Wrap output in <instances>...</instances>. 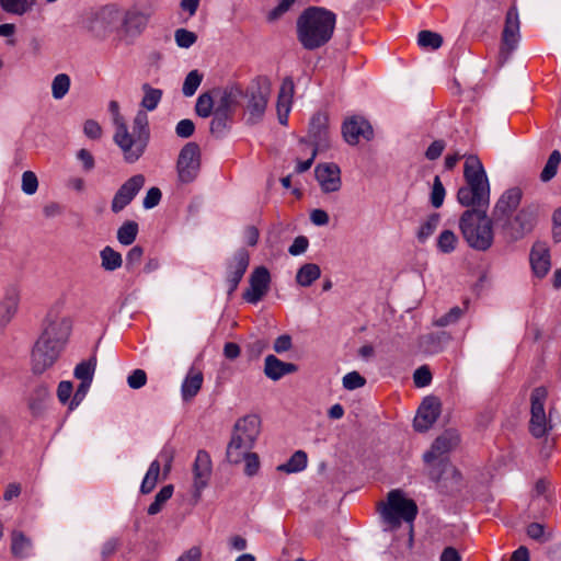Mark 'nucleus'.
I'll use <instances>...</instances> for the list:
<instances>
[{
    "label": "nucleus",
    "instance_id": "nucleus-4",
    "mask_svg": "<svg viewBox=\"0 0 561 561\" xmlns=\"http://www.w3.org/2000/svg\"><path fill=\"white\" fill-rule=\"evenodd\" d=\"M463 178L466 185L457 192V201L465 207L489 206L490 184L484 168L477 156L466 157Z\"/></svg>",
    "mask_w": 561,
    "mask_h": 561
},
{
    "label": "nucleus",
    "instance_id": "nucleus-50",
    "mask_svg": "<svg viewBox=\"0 0 561 561\" xmlns=\"http://www.w3.org/2000/svg\"><path fill=\"white\" fill-rule=\"evenodd\" d=\"M203 80V75L198 70H192L185 77L182 92L185 96H192L197 91Z\"/></svg>",
    "mask_w": 561,
    "mask_h": 561
},
{
    "label": "nucleus",
    "instance_id": "nucleus-43",
    "mask_svg": "<svg viewBox=\"0 0 561 561\" xmlns=\"http://www.w3.org/2000/svg\"><path fill=\"white\" fill-rule=\"evenodd\" d=\"M138 233V225L135 221L124 222L117 231V240L124 245L131 244Z\"/></svg>",
    "mask_w": 561,
    "mask_h": 561
},
{
    "label": "nucleus",
    "instance_id": "nucleus-15",
    "mask_svg": "<svg viewBox=\"0 0 561 561\" xmlns=\"http://www.w3.org/2000/svg\"><path fill=\"white\" fill-rule=\"evenodd\" d=\"M522 197L523 192L519 187H511L500 196L493 208V218L500 226L516 214Z\"/></svg>",
    "mask_w": 561,
    "mask_h": 561
},
{
    "label": "nucleus",
    "instance_id": "nucleus-33",
    "mask_svg": "<svg viewBox=\"0 0 561 561\" xmlns=\"http://www.w3.org/2000/svg\"><path fill=\"white\" fill-rule=\"evenodd\" d=\"M252 445L241 442L239 438L231 436L227 446L226 457L230 463L238 465L242 462L243 458L251 454Z\"/></svg>",
    "mask_w": 561,
    "mask_h": 561
},
{
    "label": "nucleus",
    "instance_id": "nucleus-46",
    "mask_svg": "<svg viewBox=\"0 0 561 561\" xmlns=\"http://www.w3.org/2000/svg\"><path fill=\"white\" fill-rule=\"evenodd\" d=\"M70 78L66 73L57 75L51 82V94L54 99H62L69 91Z\"/></svg>",
    "mask_w": 561,
    "mask_h": 561
},
{
    "label": "nucleus",
    "instance_id": "nucleus-52",
    "mask_svg": "<svg viewBox=\"0 0 561 561\" xmlns=\"http://www.w3.org/2000/svg\"><path fill=\"white\" fill-rule=\"evenodd\" d=\"M174 39L179 47L190 48L197 41V35L186 28H179L174 33Z\"/></svg>",
    "mask_w": 561,
    "mask_h": 561
},
{
    "label": "nucleus",
    "instance_id": "nucleus-16",
    "mask_svg": "<svg viewBox=\"0 0 561 561\" xmlns=\"http://www.w3.org/2000/svg\"><path fill=\"white\" fill-rule=\"evenodd\" d=\"M342 133L348 145L355 146L360 139L369 141L374 138V129L370 123L363 116H351L343 123Z\"/></svg>",
    "mask_w": 561,
    "mask_h": 561
},
{
    "label": "nucleus",
    "instance_id": "nucleus-2",
    "mask_svg": "<svg viewBox=\"0 0 561 561\" xmlns=\"http://www.w3.org/2000/svg\"><path fill=\"white\" fill-rule=\"evenodd\" d=\"M335 21V14L323 8L307 9L297 21L299 42L310 50L323 46L332 37Z\"/></svg>",
    "mask_w": 561,
    "mask_h": 561
},
{
    "label": "nucleus",
    "instance_id": "nucleus-6",
    "mask_svg": "<svg viewBox=\"0 0 561 561\" xmlns=\"http://www.w3.org/2000/svg\"><path fill=\"white\" fill-rule=\"evenodd\" d=\"M378 511L382 522L390 529H396L402 522L412 523L415 519L417 506L401 490H392L387 495V502L378 504Z\"/></svg>",
    "mask_w": 561,
    "mask_h": 561
},
{
    "label": "nucleus",
    "instance_id": "nucleus-26",
    "mask_svg": "<svg viewBox=\"0 0 561 561\" xmlns=\"http://www.w3.org/2000/svg\"><path fill=\"white\" fill-rule=\"evenodd\" d=\"M295 91L294 81L287 77L283 80L277 99V115L282 125L287 124L288 114L291 107V100Z\"/></svg>",
    "mask_w": 561,
    "mask_h": 561
},
{
    "label": "nucleus",
    "instance_id": "nucleus-17",
    "mask_svg": "<svg viewBox=\"0 0 561 561\" xmlns=\"http://www.w3.org/2000/svg\"><path fill=\"white\" fill-rule=\"evenodd\" d=\"M27 410L33 417L44 415L50 400V386L46 381H36L24 397Z\"/></svg>",
    "mask_w": 561,
    "mask_h": 561
},
{
    "label": "nucleus",
    "instance_id": "nucleus-19",
    "mask_svg": "<svg viewBox=\"0 0 561 561\" xmlns=\"http://www.w3.org/2000/svg\"><path fill=\"white\" fill-rule=\"evenodd\" d=\"M211 459L207 451L198 450L193 465V495L198 501L211 476Z\"/></svg>",
    "mask_w": 561,
    "mask_h": 561
},
{
    "label": "nucleus",
    "instance_id": "nucleus-20",
    "mask_svg": "<svg viewBox=\"0 0 561 561\" xmlns=\"http://www.w3.org/2000/svg\"><path fill=\"white\" fill-rule=\"evenodd\" d=\"M271 275L266 267H256L250 276V286L243 298L250 304H257L268 291Z\"/></svg>",
    "mask_w": 561,
    "mask_h": 561
},
{
    "label": "nucleus",
    "instance_id": "nucleus-28",
    "mask_svg": "<svg viewBox=\"0 0 561 561\" xmlns=\"http://www.w3.org/2000/svg\"><path fill=\"white\" fill-rule=\"evenodd\" d=\"M530 264L538 277H543L550 270V255L543 243L534 244L530 252Z\"/></svg>",
    "mask_w": 561,
    "mask_h": 561
},
{
    "label": "nucleus",
    "instance_id": "nucleus-7",
    "mask_svg": "<svg viewBox=\"0 0 561 561\" xmlns=\"http://www.w3.org/2000/svg\"><path fill=\"white\" fill-rule=\"evenodd\" d=\"M270 95L271 82L267 78H259L249 87L245 105L248 123L256 124L263 118Z\"/></svg>",
    "mask_w": 561,
    "mask_h": 561
},
{
    "label": "nucleus",
    "instance_id": "nucleus-57",
    "mask_svg": "<svg viewBox=\"0 0 561 561\" xmlns=\"http://www.w3.org/2000/svg\"><path fill=\"white\" fill-rule=\"evenodd\" d=\"M461 316H462V309L459 307H454L447 313H445L444 316H442L437 320H435V324L437 327H447V325L458 321Z\"/></svg>",
    "mask_w": 561,
    "mask_h": 561
},
{
    "label": "nucleus",
    "instance_id": "nucleus-1",
    "mask_svg": "<svg viewBox=\"0 0 561 561\" xmlns=\"http://www.w3.org/2000/svg\"><path fill=\"white\" fill-rule=\"evenodd\" d=\"M460 444L456 430H446L433 443L431 449L423 456L428 477L436 482L450 480V486L458 485L460 472L448 461L446 455Z\"/></svg>",
    "mask_w": 561,
    "mask_h": 561
},
{
    "label": "nucleus",
    "instance_id": "nucleus-59",
    "mask_svg": "<svg viewBox=\"0 0 561 561\" xmlns=\"http://www.w3.org/2000/svg\"><path fill=\"white\" fill-rule=\"evenodd\" d=\"M91 383L92 382H88V381L80 382V385L78 386V388L69 403L70 410L76 409L83 401V399L85 398V396L90 389Z\"/></svg>",
    "mask_w": 561,
    "mask_h": 561
},
{
    "label": "nucleus",
    "instance_id": "nucleus-56",
    "mask_svg": "<svg viewBox=\"0 0 561 561\" xmlns=\"http://www.w3.org/2000/svg\"><path fill=\"white\" fill-rule=\"evenodd\" d=\"M366 380L357 371H351L343 377V387L347 390H354L365 385Z\"/></svg>",
    "mask_w": 561,
    "mask_h": 561
},
{
    "label": "nucleus",
    "instance_id": "nucleus-53",
    "mask_svg": "<svg viewBox=\"0 0 561 561\" xmlns=\"http://www.w3.org/2000/svg\"><path fill=\"white\" fill-rule=\"evenodd\" d=\"M552 490L551 484L547 480L540 479L536 482L534 488V501L543 499L545 502L551 501Z\"/></svg>",
    "mask_w": 561,
    "mask_h": 561
},
{
    "label": "nucleus",
    "instance_id": "nucleus-41",
    "mask_svg": "<svg viewBox=\"0 0 561 561\" xmlns=\"http://www.w3.org/2000/svg\"><path fill=\"white\" fill-rule=\"evenodd\" d=\"M96 368V358L93 356L88 360L79 363L75 368V377L81 381L92 382Z\"/></svg>",
    "mask_w": 561,
    "mask_h": 561
},
{
    "label": "nucleus",
    "instance_id": "nucleus-27",
    "mask_svg": "<svg viewBox=\"0 0 561 561\" xmlns=\"http://www.w3.org/2000/svg\"><path fill=\"white\" fill-rule=\"evenodd\" d=\"M297 370V366L293 363H285L275 355H267L264 363V374L267 378L276 381L288 374Z\"/></svg>",
    "mask_w": 561,
    "mask_h": 561
},
{
    "label": "nucleus",
    "instance_id": "nucleus-61",
    "mask_svg": "<svg viewBox=\"0 0 561 561\" xmlns=\"http://www.w3.org/2000/svg\"><path fill=\"white\" fill-rule=\"evenodd\" d=\"M527 535L538 541H547L550 539V535L545 533V527L539 523H531L527 526Z\"/></svg>",
    "mask_w": 561,
    "mask_h": 561
},
{
    "label": "nucleus",
    "instance_id": "nucleus-9",
    "mask_svg": "<svg viewBox=\"0 0 561 561\" xmlns=\"http://www.w3.org/2000/svg\"><path fill=\"white\" fill-rule=\"evenodd\" d=\"M547 397L548 392L543 387L535 388L530 396L529 432L536 438L543 437L552 430V424L545 412Z\"/></svg>",
    "mask_w": 561,
    "mask_h": 561
},
{
    "label": "nucleus",
    "instance_id": "nucleus-63",
    "mask_svg": "<svg viewBox=\"0 0 561 561\" xmlns=\"http://www.w3.org/2000/svg\"><path fill=\"white\" fill-rule=\"evenodd\" d=\"M161 196H162L161 191L158 187L149 188L144 201H142V206L146 209L156 207L159 204Z\"/></svg>",
    "mask_w": 561,
    "mask_h": 561
},
{
    "label": "nucleus",
    "instance_id": "nucleus-64",
    "mask_svg": "<svg viewBox=\"0 0 561 561\" xmlns=\"http://www.w3.org/2000/svg\"><path fill=\"white\" fill-rule=\"evenodd\" d=\"M195 125L191 119H182L176 124L175 133L181 138H188L194 134Z\"/></svg>",
    "mask_w": 561,
    "mask_h": 561
},
{
    "label": "nucleus",
    "instance_id": "nucleus-39",
    "mask_svg": "<svg viewBox=\"0 0 561 561\" xmlns=\"http://www.w3.org/2000/svg\"><path fill=\"white\" fill-rule=\"evenodd\" d=\"M216 107V100L210 92L202 93L196 101L195 112L198 116L209 117Z\"/></svg>",
    "mask_w": 561,
    "mask_h": 561
},
{
    "label": "nucleus",
    "instance_id": "nucleus-60",
    "mask_svg": "<svg viewBox=\"0 0 561 561\" xmlns=\"http://www.w3.org/2000/svg\"><path fill=\"white\" fill-rule=\"evenodd\" d=\"M83 133L90 139H100L103 135V129L96 121L88 119L83 124Z\"/></svg>",
    "mask_w": 561,
    "mask_h": 561
},
{
    "label": "nucleus",
    "instance_id": "nucleus-40",
    "mask_svg": "<svg viewBox=\"0 0 561 561\" xmlns=\"http://www.w3.org/2000/svg\"><path fill=\"white\" fill-rule=\"evenodd\" d=\"M161 466L158 460H153L142 480L140 491L144 494L150 493L154 488L159 479Z\"/></svg>",
    "mask_w": 561,
    "mask_h": 561
},
{
    "label": "nucleus",
    "instance_id": "nucleus-36",
    "mask_svg": "<svg viewBox=\"0 0 561 561\" xmlns=\"http://www.w3.org/2000/svg\"><path fill=\"white\" fill-rule=\"evenodd\" d=\"M307 454L302 450H297L287 462L279 465L277 470L286 473L300 472L307 467Z\"/></svg>",
    "mask_w": 561,
    "mask_h": 561
},
{
    "label": "nucleus",
    "instance_id": "nucleus-24",
    "mask_svg": "<svg viewBox=\"0 0 561 561\" xmlns=\"http://www.w3.org/2000/svg\"><path fill=\"white\" fill-rule=\"evenodd\" d=\"M439 415V402L435 398H426L417 410L414 427L419 432L427 431Z\"/></svg>",
    "mask_w": 561,
    "mask_h": 561
},
{
    "label": "nucleus",
    "instance_id": "nucleus-62",
    "mask_svg": "<svg viewBox=\"0 0 561 561\" xmlns=\"http://www.w3.org/2000/svg\"><path fill=\"white\" fill-rule=\"evenodd\" d=\"M146 382L147 375L142 369H135L127 378V383L131 389H140Z\"/></svg>",
    "mask_w": 561,
    "mask_h": 561
},
{
    "label": "nucleus",
    "instance_id": "nucleus-13",
    "mask_svg": "<svg viewBox=\"0 0 561 561\" xmlns=\"http://www.w3.org/2000/svg\"><path fill=\"white\" fill-rule=\"evenodd\" d=\"M151 14L152 13L149 9L140 7H131L130 9L126 10L123 15L121 25L124 39L133 41L140 36L146 30Z\"/></svg>",
    "mask_w": 561,
    "mask_h": 561
},
{
    "label": "nucleus",
    "instance_id": "nucleus-58",
    "mask_svg": "<svg viewBox=\"0 0 561 561\" xmlns=\"http://www.w3.org/2000/svg\"><path fill=\"white\" fill-rule=\"evenodd\" d=\"M296 2V0H280L278 5L270 11L267 20L274 22L285 14Z\"/></svg>",
    "mask_w": 561,
    "mask_h": 561
},
{
    "label": "nucleus",
    "instance_id": "nucleus-47",
    "mask_svg": "<svg viewBox=\"0 0 561 561\" xmlns=\"http://www.w3.org/2000/svg\"><path fill=\"white\" fill-rule=\"evenodd\" d=\"M417 44L423 48L437 49L443 44V37L432 31H421L417 35Z\"/></svg>",
    "mask_w": 561,
    "mask_h": 561
},
{
    "label": "nucleus",
    "instance_id": "nucleus-31",
    "mask_svg": "<svg viewBox=\"0 0 561 561\" xmlns=\"http://www.w3.org/2000/svg\"><path fill=\"white\" fill-rule=\"evenodd\" d=\"M203 381V373L199 369L192 367L186 374L181 386L182 399L184 401H191L194 397H196L202 389Z\"/></svg>",
    "mask_w": 561,
    "mask_h": 561
},
{
    "label": "nucleus",
    "instance_id": "nucleus-45",
    "mask_svg": "<svg viewBox=\"0 0 561 561\" xmlns=\"http://www.w3.org/2000/svg\"><path fill=\"white\" fill-rule=\"evenodd\" d=\"M561 162V153L558 150H553L546 162L543 170L541 171L540 179L543 182L550 181L558 171Z\"/></svg>",
    "mask_w": 561,
    "mask_h": 561
},
{
    "label": "nucleus",
    "instance_id": "nucleus-14",
    "mask_svg": "<svg viewBox=\"0 0 561 561\" xmlns=\"http://www.w3.org/2000/svg\"><path fill=\"white\" fill-rule=\"evenodd\" d=\"M62 348L37 340L31 356V370L35 376H41L54 366Z\"/></svg>",
    "mask_w": 561,
    "mask_h": 561
},
{
    "label": "nucleus",
    "instance_id": "nucleus-11",
    "mask_svg": "<svg viewBox=\"0 0 561 561\" xmlns=\"http://www.w3.org/2000/svg\"><path fill=\"white\" fill-rule=\"evenodd\" d=\"M201 167V150L196 142H187L180 151L176 171L182 183L193 182Z\"/></svg>",
    "mask_w": 561,
    "mask_h": 561
},
{
    "label": "nucleus",
    "instance_id": "nucleus-5",
    "mask_svg": "<svg viewBox=\"0 0 561 561\" xmlns=\"http://www.w3.org/2000/svg\"><path fill=\"white\" fill-rule=\"evenodd\" d=\"M150 139L148 116L139 111L133 121L131 130L127 124L115 129L113 140L122 150L125 162L135 163L145 153Z\"/></svg>",
    "mask_w": 561,
    "mask_h": 561
},
{
    "label": "nucleus",
    "instance_id": "nucleus-30",
    "mask_svg": "<svg viewBox=\"0 0 561 561\" xmlns=\"http://www.w3.org/2000/svg\"><path fill=\"white\" fill-rule=\"evenodd\" d=\"M327 117L322 114H316L310 122L309 125V137L312 140L314 148L321 149L327 147L328 141V128H327Z\"/></svg>",
    "mask_w": 561,
    "mask_h": 561
},
{
    "label": "nucleus",
    "instance_id": "nucleus-32",
    "mask_svg": "<svg viewBox=\"0 0 561 561\" xmlns=\"http://www.w3.org/2000/svg\"><path fill=\"white\" fill-rule=\"evenodd\" d=\"M20 295L16 289L7 290L0 302V323L7 325L15 316L19 307Z\"/></svg>",
    "mask_w": 561,
    "mask_h": 561
},
{
    "label": "nucleus",
    "instance_id": "nucleus-35",
    "mask_svg": "<svg viewBox=\"0 0 561 561\" xmlns=\"http://www.w3.org/2000/svg\"><path fill=\"white\" fill-rule=\"evenodd\" d=\"M32 548V541L22 531L14 530L11 535V551L16 558H25Z\"/></svg>",
    "mask_w": 561,
    "mask_h": 561
},
{
    "label": "nucleus",
    "instance_id": "nucleus-51",
    "mask_svg": "<svg viewBox=\"0 0 561 561\" xmlns=\"http://www.w3.org/2000/svg\"><path fill=\"white\" fill-rule=\"evenodd\" d=\"M439 225V215L433 214L425 222H423L417 231V239L420 242H425L437 229Z\"/></svg>",
    "mask_w": 561,
    "mask_h": 561
},
{
    "label": "nucleus",
    "instance_id": "nucleus-25",
    "mask_svg": "<svg viewBox=\"0 0 561 561\" xmlns=\"http://www.w3.org/2000/svg\"><path fill=\"white\" fill-rule=\"evenodd\" d=\"M214 93L217 98L215 110L231 116L243 95L241 88L238 85H228L221 90L214 91Z\"/></svg>",
    "mask_w": 561,
    "mask_h": 561
},
{
    "label": "nucleus",
    "instance_id": "nucleus-42",
    "mask_svg": "<svg viewBox=\"0 0 561 561\" xmlns=\"http://www.w3.org/2000/svg\"><path fill=\"white\" fill-rule=\"evenodd\" d=\"M173 494V485H164L156 495L154 501L148 507L149 515H156L161 512L163 505L171 499Z\"/></svg>",
    "mask_w": 561,
    "mask_h": 561
},
{
    "label": "nucleus",
    "instance_id": "nucleus-37",
    "mask_svg": "<svg viewBox=\"0 0 561 561\" xmlns=\"http://www.w3.org/2000/svg\"><path fill=\"white\" fill-rule=\"evenodd\" d=\"M101 266L105 271H115L122 266L123 259L121 253L112 249L111 247H105L101 253Z\"/></svg>",
    "mask_w": 561,
    "mask_h": 561
},
{
    "label": "nucleus",
    "instance_id": "nucleus-44",
    "mask_svg": "<svg viewBox=\"0 0 561 561\" xmlns=\"http://www.w3.org/2000/svg\"><path fill=\"white\" fill-rule=\"evenodd\" d=\"M458 244V238L451 230H444L437 239V248L442 253H451Z\"/></svg>",
    "mask_w": 561,
    "mask_h": 561
},
{
    "label": "nucleus",
    "instance_id": "nucleus-8",
    "mask_svg": "<svg viewBox=\"0 0 561 561\" xmlns=\"http://www.w3.org/2000/svg\"><path fill=\"white\" fill-rule=\"evenodd\" d=\"M538 214L539 207L537 205H526L503 222L501 227L508 238L519 240L533 231L538 220Z\"/></svg>",
    "mask_w": 561,
    "mask_h": 561
},
{
    "label": "nucleus",
    "instance_id": "nucleus-18",
    "mask_svg": "<svg viewBox=\"0 0 561 561\" xmlns=\"http://www.w3.org/2000/svg\"><path fill=\"white\" fill-rule=\"evenodd\" d=\"M145 185V176L142 174H136L124 182L115 193L111 209L117 214L122 211L127 205L131 203L135 196Z\"/></svg>",
    "mask_w": 561,
    "mask_h": 561
},
{
    "label": "nucleus",
    "instance_id": "nucleus-12",
    "mask_svg": "<svg viewBox=\"0 0 561 561\" xmlns=\"http://www.w3.org/2000/svg\"><path fill=\"white\" fill-rule=\"evenodd\" d=\"M519 18L516 8H511L505 18V24L502 32L499 60L504 64L508 60L511 54L517 48L519 43Z\"/></svg>",
    "mask_w": 561,
    "mask_h": 561
},
{
    "label": "nucleus",
    "instance_id": "nucleus-10",
    "mask_svg": "<svg viewBox=\"0 0 561 561\" xmlns=\"http://www.w3.org/2000/svg\"><path fill=\"white\" fill-rule=\"evenodd\" d=\"M71 332V320L68 317L59 314L56 310H50L45 319L43 333L39 340L64 348Z\"/></svg>",
    "mask_w": 561,
    "mask_h": 561
},
{
    "label": "nucleus",
    "instance_id": "nucleus-34",
    "mask_svg": "<svg viewBox=\"0 0 561 561\" xmlns=\"http://www.w3.org/2000/svg\"><path fill=\"white\" fill-rule=\"evenodd\" d=\"M321 275L319 265L314 263L304 264L296 274V282L302 287H309Z\"/></svg>",
    "mask_w": 561,
    "mask_h": 561
},
{
    "label": "nucleus",
    "instance_id": "nucleus-3",
    "mask_svg": "<svg viewBox=\"0 0 561 561\" xmlns=\"http://www.w3.org/2000/svg\"><path fill=\"white\" fill-rule=\"evenodd\" d=\"M459 218V229L468 245L486 251L494 240L493 220L488 216L489 206H469Z\"/></svg>",
    "mask_w": 561,
    "mask_h": 561
},
{
    "label": "nucleus",
    "instance_id": "nucleus-22",
    "mask_svg": "<svg viewBox=\"0 0 561 561\" xmlns=\"http://www.w3.org/2000/svg\"><path fill=\"white\" fill-rule=\"evenodd\" d=\"M316 179L323 193L340 191L342 186L341 170L334 163L319 164L316 170Z\"/></svg>",
    "mask_w": 561,
    "mask_h": 561
},
{
    "label": "nucleus",
    "instance_id": "nucleus-55",
    "mask_svg": "<svg viewBox=\"0 0 561 561\" xmlns=\"http://www.w3.org/2000/svg\"><path fill=\"white\" fill-rule=\"evenodd\" d=\"M22 191L27 195H33L38 188V180L34 172L25 171L22 174Z\"/></svg>",
    "mask_w": 561,
    "mask_h": 561
},
{
    "label": "nucleus",
    "instance_id": "nucleus-38",
    "mask_svg": "<svg viewBox=\"0 0 561 561\" xmlns=\"http://www.w3.org/2000/svg\"><path fill=\"white\" fill-rule=\"evenodd\" d=\"M141 89L144 91L141 106L147 111L156 110L162 99V90L152 88L148 83L142 84Z\"/></svg>",
    "mask_w": 561,
    "mask_h": 561
},
{
    "label": "nucleus",
    "instance_id": "nucleus-48",
    "mask_svg": "<svg viewBox=\"0 0 561 561\" xmlns=\"http://www.w3.org/2000/svg\"><path fill=\"white\" fill-rule=\"evenodd\" d=\"M231 119V115L214 111V117L210 122V133L217 137H220L228 129V123Z\"/></svg>",
    "mask_w": 561,
    "mask_h": 561
},
{
    "label": "nucleus",
    "instance_id": "nucleus-21",
    "mask_svg": "<svg viewBox=\"0 0 561 561\" xmlns=\"http://www.w3.org/2000/svg\"><path fill=\"white\" fill-rule=\"evenodd\" d=\"M250 262L249 252L245 249H239L229 260L227 266L228 294L231 295L242 279Z\"/></svg>",
    "mask_w": 561,
    "mask_h": 561
},
{
    "label": "nucleus",
    "instance_id": "nucleus-49",
    "mask_svg": "<svg viewBox=\"0 0 561 561\" xmlns=\"http://www.w3.org/2000/svg\"><path fill=\"white\" fill-rule=\"evenodd\" d=\"M0 7L4 12L15 15H23L31 9L27 0H0Z\"/></svg>",
    "mask_w": 561,
    "mask_h": 561
},
{
    "label": "nucleus",
    "instance_id": "nucleus-29",
    "mask_svg": "<svg viewBox=\"0 0 561 561\" xmlns=\"http://www.w3.org/2000/svg\"><path fill=\"white\" fill-rule=\"evenodd\" d=\"M110 18L111 11L108 9H102L88 18L85 21V28L95 37H103L111 27Z\"/></svg>",
    "mask_w": 561,
    "mask_h": 561
},
{
    "label": "nucleus",
    "instance_id": "nucleus-54",
    "mask_svg": "<svg viewBox=\"0 0 561 561\" xmlns=\"http://www.w3.org/2000/svg\"><path fill=\"white\" fill-rule=\"evenodd\" d=\"M445 187L438 176H435L433 182V188L431 193V203L435 208H439L445 198Z\"/></svg>",
    "mask_w": 561,
    "mask_h": 561
},
{
    "label": "nucleus",
    "instance_id": "nucleus-23",
    "mask_svg": "<svg viewBox=\"0 0 561 561\" xmlns=\"http://www.w3.org/2000/svg\"><path fill=\"white\" fill-rule=\"evenodd\" d=\"M261 420L257 415H247L237 421L233 426L232 437L254 446L260 434Z\"/></svg>",
    "mask_w": 561,
    "mask_h": 561
}]
</instances>
